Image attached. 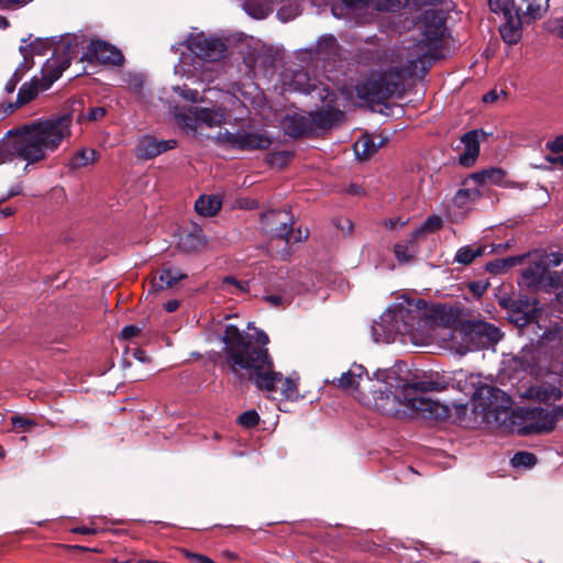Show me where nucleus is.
I'll return each instance as SVG.
<instances>
[{
  "label": "nucleus",
  "instance_id": "obj_1",
  "mask_svg": "<svg viewBox=\"0 0 563 563\" xmlns=\"http://www.w3.org/2000/svg\"><path fill=\"white\" fill-rule=\"evenodd\" d=\"M372 334L375 342L385 343L394 341L397 335L408 336L418 346L428 345L434 339L441 338L445 346L459 355L488 349L503 336L497 327L484 321H473L455 330L435 325L424 318L418 303L406 298L386 309L379 321L372 325Z\"/></svg>",
  "mask_w": 563,
  "mask_h": 563
},
{
  "label": "nucleus",
  "instance_id": "obj_2",
  "mask_svg": "<svg viewBox=\"0 0 563 563\" xmlns=\"http://www.w3.org/2000/svg\"><path fill=\"white\" fill-rule=\"evenodd\" d=\"M225 362L235 374H246L257 388L269 393L280 390L287 399L298 396L296 382L273 369V361L265 347L268 335L256 330L255 334L241 332L235 325L228 324L222 335Z\"/></svg>",
  "mask_w": 563,
  "mask_h": 563
},
{
  "label": "nucleus",
  "instance_id": "obj_3",
  "mask_svg": "<svg viewBox=\"0 0 563 563\" xmlns=\"http://www.w3.org/2000/svg\"><path fill=\"white\" fill-rule=\"evenodd\" d=\"M415 31L421 38L404 45L387 71L373 75L365 84L355 87L360 100L379 102L400 90L404 79L415 74L417 63H421L431 52L432 45L443 36V14L433 9L426 10L416 23Z\"/></svg>",
  "mask_w": 563,
  "mask_h": 563
},
{
  "label": "nucleus",
  "instance_id": "obj_4",
  "mask_svg": "<svg viewBox=\"0 0 563 563\" xmlns=\"http://www.w3.org/2000/svg\"><path fill=\"white\" fill-rule=\"evenodd\" d=\"M404 365L397 364L388 369L374 373L375 387H368V406H374L385 415H397L409 410L426 418L443 420L450 415V407L429 397L426 391L432 385L429 382L411 383Z\"/></svg>",
  "mask_w": 563,
  "mask_h": 563
},
{
  "label": "nucleus",
  "instance_id": "obj_5",
  "mask_svg": "<svg viewBox=\"0 0 563 563\" xmlns=\"http://www.w3.org/2000/svg\"><path fill=\"white\" fill-rule=\"evenodd\" d=\"M71 134L68 114L37 119L12 129L0 137V165L20 157L27 164L46 159Z\"/></svg>",
  "mask_w": 563,
  "mask_h": 563
},
{
  "label": "nucleus",
  "instance_id": "obj_6",
  "mask_svg": "<svg viewBox=\"0 0 563 563\" xmlns=\"http://www.w3.org/2000/svg\"><path fill=\"white\" fill-rule=\"evenodd\" d=\"M187 48L195 55L192 69L189 68L188 57L181 56L175 66V74L180 76H196L203 63L217 62L224 55L225 44L219 38L208 37L205 33L191 34L187 40Z\"/></svg>",
  "mask_w": 563,
  "mask_h": 563
},
{
  "label": "nucleus",
  "instance_id": "obj_7",
  "mask_svg": "<svg viewBox=\"0 0 563 563\" xmlns=\"http://www.w3.org/2000/svg\"><path fill=\"white\" fill-rule=\"evenodd\" d=\"M261 221L264 231L273 241H283L286 245L298 243L308 238V231L298 229L294 231L292 216L286 210H271L262 213Z\"/></svg>",
  "mask_w": 563,
  "mask_h": 563
},
{
  "label": "nucleus",
  "instance_id": "obj_8",
  "mask_svg": "<svg viewBox=\"0 0 563 563\" xmlns=\"http://www.w3.org/2000/svg\"><path fill=\"white\" fill-rule=\"evenodd\" d=\"M69 66V60H60L57 57L47 59L42 69V81L40 82L36 78H33L30 82H25L19 90L16 107L23 106L38 95L40 89H47L55 80H57L63 71Z\"/></svg>",
  "mask_w": 563,
  "mask_h": 563
},
{
  "label": "nucleus",
  "instance_id": "obj_9",
  "mask_svg": "<svg viewBox=\"0 0 563 563\" xmlns=\"http://www.w3.org/2000/svg\"><path fill=\"white\" fill-rule=\"evenodd\" d=\"M177 123L190 131L203 124L208 128L221 126L227 119V110L220 106L196 107L191 114L179 113L176 115Z\"/></svg>",
  "mask_w": 563,
  "mask_h": 563
},
{
  "label": "nucleus",
  "instance_id": "obj_10",
  "mask_svg": "<svg viewBox=\"0 0 563 563\" xmlns=\"http://www.w3.org/2000/svg\"><path fill=\"white\" fill-rule=\"evenodd\" d=\"M373 378L374 377H369L366 374L362 365L354 364L335 380L340 388L353 393L360 401L369 402L371 399L367 395V389L368 387H375Z\"/></svg>",
  "mask_w": 563,
  "mask_h": 563
},
{
  "label": "nucleus",
  "instance_id": "obj_11",
  "mask_svg": "<svg viewBox=\"0 0 563 563\" xmlns=\"http://www.w3.org/2000/svg\"><path fill=\"white\" fill-rule=\"evenodd\" d=\"M474 400L477 402L476 409L483 412H506L511 408V398L501 389L489 386H478L474 394Z\"/></svg>",
  "mask_w": 563,
  "mask_h": 563
},
{
  "label": "nucleus",
  "instance_id": "obj_12",
  "mask_svg": "<svg viewBox=\"0 0 563 563\" xmlns=\"http://www.w3.org/2000/svg\"><path fill=\"white\" fill-rule=\"evenodd\" d=\"M518 394L520 398L540 404H551L560 400L563 396L560 379L554 374H550L544 382L537 380L528 387L519 388Z\"/></svg>",
  "mask_w": 563,
  "mask_h": 563
},
{
  "label": "nucleus",
  "instance_id": "obj_13",
  "mask_svg": "<svg viewBox=\"0 0 563 563\" xmlns=\"http://www.w3.org/2000/svg\"><path fill=\"white\" fill-rule=\"evenodd\" d=\"M526 429L528 432H549L556 423L555 410L543 408L527 409L525 411Z\"/></svg>",
  "mask_w": 563,
  "mask_h": 563
},
{
  "label": "nucleus",
  "instance_id": "obj_14",
  "mask_svg": "<svg viewBox=\"0 0 563 563\" xmlns=\"http://www.w3.org/2000/svg\"><path fill=\"white\" fill-rule=\"evenodd\" d=\"M334 93L330 91V96L327 98V100H322L325 103V108L314 112H310V115L313 119V121L311 122L312 131L318 129H330L342 120L343 112L340 111L338 108L333 107L332 104L334 102Z\"/></svg>",
  "mask_w": 563,
  "mask_h": 563
},
{
  "label": "nucleus",
  "instance_id": "obj_15",
  "mask_svg": "<svg viewBox=\"0 0 563 563\" xmlns=\"http://www.w3.org/2000/svg\"><path fill=\"white\" fill-rule=\"evenodd\" d=\"M227 140L232 146L247 151L264 150L271 145L269 137L258 132L229 133Z\"/></svg>",
  "mask_w": 563,
  "mask_h": 563
},
{
  "label": "nucleus",
  "instance_id": "obj_16",
  "mask_svg": "<svg viewBox=\"0 0 563 563\" xmlns=\"http://www.w3.org/2000/svg\"><path fill=\"white\" fill-rule=\"evenodd\" d=\"M175 146V140L159 141L153 136L146 135L139 140L135 147V153L136 156L142 159H151L168 150L174 148Z\"/></svg>",
  "mask_w": 563,
  "mask_h": 563
},
{
  "label": "nucleus",
  "instance_id": "obj_17",
  "mask_svg": "<svg viewBox=\"0 0 563 563\" xmlns=\"http://www.w3.org/2000/svg\"><path fill=\"white\" fill-rule=\"evenodd\" d=\"M292 86L296 90L312 95L320 100H327L330 96V89L323 82L318 81L316 78H310L305 71H298L294 75Z\"/></svg>",
  "mask_w": 563,
  "mask_h": 563
},
{
  "label": "nucleus",
  "instance_id": "obj_18",
  "mask_svg": "<svg viewBox=\"0 0 563 563\" xmlns=\"http://www.w3.org/2000/svg\"><path fill=\"white\" fill-rule=\"evenodd\" d=\"M88 53L102 64L120 65L123 62V55L117 47L100 40L90 42Z\"/></svg>",
  "mask_w": 563,
  "mask_h": 563
},
{
  "label": "nucleus",
  "instance_id": "obj_19",
  "mask_svg": "<svg viewBox=\"0 0 563 563\" xmlns=\"http://www.w3.org/2000/svg\"><path fill=\"white\" fill-rule=\"evenodd\" d=\"M511 7L516 8L525 22L541 19L549 9V0H511Z\"/></svg>",
  "mask_w": 563,
  "mask_h": 563
},
{
  "label": "nucleus",
  "instance_id": "obj_20",
  "mask_svg": "<svg viewBox=\"0 0 563 563\" xmlns=\"http://www.w3.org/2000/svg\"><path fill=\"white\" fill-rule=\"evenodd\" d=\"M479 135L485 136L486 134L483 131L473 130L462 136L464 152L459 158L461 165L470 167L475 163L479 153Z\"/></svg>",
  "mask_w": 563,
  "mask_h": 563
},
{
  "label": "nucleus",
  "instance_id": "obj_21",
  "mask_svg": "<svg viewBox=\"0 0 563 563\" xmlns=\"http://www.w3.org/2000/svg\"><path fill=\"white\" fill-rule=\"evenodd\" d=\"M312 121L310 112H294L285 119L284 128L289 135L297 137L312 132Z\"/></svg>",
  "mask_w": 563,
  "mask_h": 563
},
{
  "label": "nucleus",
  "instance_id": "obj_22",
  "mask_svg": "<svg viewBox=\"0 0 563 563\" xmlns=\"http://www.w3.org/2000/svg\"><path fill=\"white\" fill-rule=\"evenodd\" d=\"M205 244L202 230L198 225L183 229L180 231L177 246L184 252H194Z\"/></svg>",
  "mask_w": 563,
  "mask_h": 563
},
{
  "label": "nucleus",
  "instance_id": "obj_23",
  "mask_svg": "<svg viewBox=\"0 0 563 563\" xmlns=\"http://www.w3.org/2000/svg\"><path fill=\"white\" fill-rule=\"evenodd\" d=\"M31 38L32 35H30L27 38H23L22 44L20 45V52L24 58V68H30L32 64L31 59L34 55H43L49 47V42L47 40L36 37L31 41Z\"/></svg>",
  "mask_w": 563,
  "mask_h": 563
},
{
  "label": "nucleus",
  "instance_id": "obj_24",
  "mask_svg": "<svg viewBox=\"0 0 563 563\" xmlns=\"http://www.w3.org/2000/svg\"><path fill=\"white\" fill-rule=\"evenodd\" d=\"M505 20L506 22L499 30L500 35L508 44H515L521 37V24L525 22V19H522L518 13H515V15L512 14Z\"/></svg>",
  "mask_w": 563,
  "mask_h": 563
},
{
  "label": "nucleus",
  "instance_id": "obj_25",
  "mask_svg": "<svg viewBox=\"0 0 563 563\" xmlns=\"http://www.w3.org/2000/svg\"><path fill=\"white\" fill-rule=\"evenodd\" d=\"M243 10L254 19H265L272 11L276 0H240Z\"/></svg>",
  "mask_w": 563,
  "mask_h": 563
},
{
  "label": "nucleus",
  "instance_id": "obj_26",
  "mask_svg": "<svg viewBox=\"0 0 563 563\" xmlns=\"http://www.w3.org/2000/svg\"><path fill=\"white\" fill-rule=\"evenodd\" d=\"M383 144V140L376 142L375 137L365 134L354 143L353 148L358 159H368Z\"/></svg>",
  "mask_w": 563,
  "mask_h": 563
},
{
  "label": "nucleus",
  "instance_id": "obj_27",
  "mask_svg": "<svg viewBox=\"0 0 563 563\" xmlns=\"http://www.w3.org/2000/svg\"><path fill=\"white\" fill-rule=\"evenodd\" d=\"M547 273L548 267L545 262L539 261L527 267L522 273V277L528 286H537L543 283Z\"/></svg>",
  "mask_w": 563,
  "mask_h": 563
},
{
  "label": "nucleus",
  "instance_id": "obj_28",
  "mask_svg": "<svg viewBox=\"0 0 563 563\" xmlns=\"http://www.w3.org/2000/svg\"><path fill=\"white\" fill-rule=\"evenodd\" d=\"M222 202L218 196H201L195 203L196 211L205 217H212L221 209Z\"/></svg>",
  "mask_w": 563,
  "mask_h": 563
},
{
  "label": "nucleus",
  "instance_id": "obj_29",
  "mask_svg": "<svg viewBox=\"0 0 563 563\" xmlns=\"http://www.w3.org/2000/svg\"><path fill=\"white\" fill-rule=\"evenodd\" d=\"M479 197L481 192L477 188L460 189L453 198V205L454 207L461 209V213L464 214L465 211L470 209V206Z\"/></svg>",
  "mask_w": 563,
  "mask_h": 563
},
{
  "label": "nucleus",
  "instance_id": "obj_30",
  "mask_svg": "<svg viewBox=\"0 0 563 563\" xmlns=\"http://www.w3.org/2000/svg\"><path fill=\"white\" fill-rule=\"evenodd\" d=\"M185 277L186 275L177 268H166L159 273L158 279L154 278L152 287L155 290L172 287Z\"/></svg>",
  "mask_w": 563,
  "mask_h": 563
},
{
  "label": "nucleus",
  "instance_id": "obj_31",
  "mask_svg": "<svg viewBox=\"0 0 563 563\" xmlns=\"http://www.w3.org/2000/svg\"><path fill=\"white\" fill-rule=\"evenodd\" d=\"M316 54L321 58H333L338 55V44L333 35H323L317 43Z\"/></svg>",
  "mask_w": 563,
  "mask_h": 563
},
{
  "label": "nucleus",
  "instance_id": "obj_32",
  "mask_svg": "<svg viewBox=\"0 0 563 563\" xmlns=\"http://www.w3.org/2000/svg\"><path fill=\"white\" fill-rule=\"evenodd\" d=\"M484 247L479 245H465L457 250L454 261L459 264L468 265L476 257L482 256Z\"/></svg>",
  "mask_w": 563,
  "mask_h": 563
},
{
  "label": "nucleus",
  "instance_id": "obj_33",
  "mask_svg": "<svg viewBox=\"0 0 563 563\" xmlns=\"http://www.w3.org/2000/svg\"><path fill=\"white\" fill-rule=\"evenodd\" d=\"M98 154L93 148H84L76 153L69 162L73 169H79L92 165L97 161Z\"/></svg>",
  "mask_w": 563,
  "mask_h": 563
},
{
  "label": "nucleus",
  "instance_id": "obj_34",
  "mask_svg": "<svg viewBox=\"0 0 563 563\" xmlns=\"http://www.w3.org/2000/svg\"><path fill=\"white\" fill-rule=\"evenodd\" d=\"M416 239H412L410 235L409 242H399L394 247V253L399 263H409L417 253V247L413 244V241Z\"/></svg>",
  "mask_w": 563,
  "mask_h": 563
},
{
  "label": "nucleus",
  "instance_id": "obj_35",
  "mask_svg": "<svg viewBox=\"0 0 563 563\" xmlns=\"http://www.w3.org/2000/svg\"><path fill=\"white\" fill-rule=\"evenodd\" d=\"M533 360V355L530 351H522L518 356L511 360V366L515 369L521 368L523 372L534 375V366L530 363Z\"/></svg>",
  "mask_w": 563,
  "mask_h": 563
},
{
  "label": "nucleus",
  "instance_id": "obj_36",
  "mask_svg": "<svg viewBox=\"0 0 563 563\" xmlns=\"http://www.w3.org/2000/svg\"><path fill=\"white\" fill-rule=\"evenodd\" d=\"M223 288L232 294H244L251 290L249 280H236L234 277L228 276L223 279Z\"/></svg>",
  "mask_w": 563,
  "mask_h": 563
},
{
  "label": "nucleus",
  "instance_id": "obj_37",
  "mask_svg": "<svg viewBox=\"0 0 563 563\" xmlns=\"http://www.w3.org/2000/svg\"><path fill=\"white\" fill-rule=\"evenodd\" d=\"M442 220L439 217H429L418 229L411 232L412 239H417L424 232H433L441 228Z\"/></svg>",
  "mask_w": 563,
  "mask_h": 563
},
{
  "label": "nucleus",
  "instance_id": "obj_38",
  "mask_svg": "<svg viewBox=\"0 0 563 563\" xmlns=\"http://www.w3.org/2000/svg\"><path fill=\"white\" fill-rule=\"evenodd\" d=\"M510 462L514 467H531L537 463V457L530 452H518Z\"/></svg>",
  "mask_w": 563,
  "mask_h": 563
},
{
  "label": "nucleus",
  "instance_id": "obj_39",
  "mask_svg": "<svg viewBox=\"0 0 563 563\" xmlns=\"http://www.w3.org/2000/svg\"><path fill=\"white\" fill-rule=\"evenodd\" d=\"M488 5L493 12H503L505 19L516 13V8L511 7V0H489Z\"/></svg>",
  "mask_w": 563,
  "mask_h": 563
},
{
  "label": "nucleus",
  "instance_id": "obj_40",
  "mask_svg": "<svg viewBox=\"0 0 563 563\" xmlns=\"http://www.w3.org/2000/svg\"><path fill=\"white\" fill-rule=\"evenodd\" d=\"M173 90L187 101H190L194 103L202 101V99L199 97V92L197 90L186 88V86H174Z\"/></svg>",
  "mask_w": 563,
  "mask_h": 563
},
{
  "label": "nucleus",
  "instance_id": "obj_41",
  "mask_svg": "<svg viewBox=\"0 0 563 563\" xmlns=\"http://www.w3.org/2000/svg\"><path fill=\"white\" fill-rule=\"evenodd\" d=\"M300 14V8L298 4H291L289 7H283L278 10L277 16L280 21L287 22L289 20L295 19Z\"/></svg>",
  "mask_w": 563,
  "mask_h": 563
},
{
  "label": "nucleus",
  "instance_id": "obj_42",
  "mask_svg": "<svg viewBox=\"0 0 563 563\" xmlns=\"http://www.w3.org/2000/svg\"><path fill=\"white\" fill-rule=\"evenodd\" d=\"M260 421V416L255 410H249L243 412L239 417V423L245 428H252Z\"/></svg>",
  "mask_w": 563,
  "mask_h": 563
},
{
  "label": "nucleus",
  "instance_id": "obj_43",
  "mask_svg": "<svg viewBox=\"0 0 563 563\" xmlns=\"http://www.w3.org/2000/svg\"><path fill=\"white\" fill-rule=\"evenodd\" d=\"M11 422L14 426V428L21 429L22 431H30L36 423L34 420L25 417V416H12Z\"/></svg>",
  "mask_w": 563,
  "mask_h": 563
},
{
  "label": "nucleus",
  "instance_id": "obj_44",
  "mask_svg": "<svg viewBox=\"0 0 563 563\" xmlns=\"http://www.w3.org/2000/svg\"><path fill=\"white\" fill-rule=\"evenodd\" d=\"M272 307H282L286 306L291 301V296L289 294H272L267 295L264 298Z\"/></svg>",
  "mask_w": 563,
  "mask_h": 563
},
{
  "label": "nucleus",
  "instance_id": "obj_45",
  "mask_svg": "<svg viewBox=\"0 0 563 563\" xmlns=\"http://www.w3.org/2000/svg\"><path fill=\"white\" fill-rule=\"evenodd\" d=\"M107 113V110L103 107L90 108L87 113H82L79 115L78 121L89 120L97 121L102 119Z\"/></svg>",
  "mask_w": 563,
  "mask_h": 563
},
{
  "label": "nucleus",
  "instance_id": "obj_46",
  "mask_svg": "<svg viewBox=\"0 0 563 563\" xmlns=\"http://www.w3.org/2000/svg\"><path fill=\"white\" fill-rule=\"evenodd\" d=\"M25 69L26 68H24L23 65H21L16 68L12 77L7 81L4 89L8 93H12L15 90V87L18 82L21 80Z\"/></svg>",
  "mask_w": 563,
  "mask_h": 563
},
{
  "label": "nucleus",
  "instance_id": "obj_47",
  "mask_svg": "<svg viewBox=\"0 0 563 563\" xmlns=\"http://www.w3.org/2000/svg\"><path fill=\"white\" fill-rule=\"evenodd\" d=\"M548 29L553 35L563 40V16L550 20Z\"/></svg>",
  "mask_w": 563,
  "mask_h": 563
},
{
  "label": "nucleus",
  "instance_id": "obj_48",
  "mask_svg": "<svg viewBox=\"0 0 563 563\" xmlns=\"http://www.w3.org/2000/svg\"><path fill=\"white\" fill-rule=\"evenodd\" d=\"M344 4L349 8L358 10L363 8H367L369 5H375V8L379 9V4L376 3V0H342Z\"/></svg>",
  "mask_w": 563,
  "mask_h": 563
},
{
  "label": "nucleus",
  "instance_id": "obj_49",
  "mask_svg": "<svg viewBox=\"0 0 563 563\" xmlns=\"http://www.w3.org/2000/svg\"><path fill=\"white\" fill-rule=\"evenodd\" d=\"M547 147L553 153H563V135L555 137L547 143Z\"/></svg>",
  "mask_w": 563,
  "mask_h": 563
},
{
  "label": "nucleus",
  "instance_id": "obj_50",
  "mask_svg": "<svg viewBox=\"0 0 563 563\" xmlns=\"http://www.w3.org/2000/svg\"><path fill=\"white\" fill-rule=\"evenodd\" d=\"M141 332V329L136 325H126L121 331V338L122 339H132L136 336Z\"/></svg>",
  "mask_w": 563,
  "mask_h": 563
},
{
  "label": "nucleus",
  "instance_id": "obj_51",
  "mask_svg": "<svg viewBox=\"0 0 563 563\" xmlns=\"http://www.w3.org/2000/svg\"><path fill=\"white\" fill-rule=\"evenodd\" d=\"M516 262L515 258H508L503 262L492 263L488 265L489 271L499 272L501 267H507L514 265Z\"/></svg>",
  "mask_w": 563,
  "mask_h": 563
},
{
  "label": "nucleus",
  "instance_id": "obj_52",
  "mask_svg": "<svg viewBox=\"0 0 563 563\" xmlns=\"http://www.w3.org/2000/svg\"><path fill=\"white\" fill-rule=\"evenodd\" d=\"M24 4V0H0V10L22 7Z\"/></svg>",
  "mask_w": 563,
  "mask_h": 563
},
{
  "label": "nucleus",
  "instance_id": "obj_53",
  "mask_svg": "<svg viewBox=\"0 0 563 563\" xmlns=\"http://www.w3.org/2000/svg\"><path fill=\"white\" fill-rule=\"evenodd\" d=\"M129 86L132 90L134 91H139L142 86H143V79L141 76H132L130 81H129Z\"/></svg>",
  "mask_w": 563,
  "mask_h": 563
},
{
  "label": "nucleus",
  "instance_id": "obj_54",
  "mask_svg": "<svg viewBox=\"0 0 563 563\" xmlns=\"http://www.w3.org/2000/svg\"><path fill=\"white\" fill-rule=\"evenodd\" d=\"M406 223V221H401L400 218L389 219L385 221L386 228L390 230H395L398 227H402Z\"/></svg>",
  "mask_w": 563,
  "mask_h": 563
},
{
  "label": "nucleus",
  "instance_id": "obj_55",
  "mask_svg": "<svg viewBox=\"0 0 563 563\" xmlns=\"http://www.w3.org/2000/svg\"><path fill=\"white\" fill-rule=\"evenodd\" d=\"M561 254H558V253H553L551 254V256L548 257V261L545 262L547 264V267H549L550 265L552 266H559L561 264Z\"/></svg>",
  "mask_w": 563,
  "mask_h": 563
},
{
  "label": "nucleus",
  "instance_id": "obj_56",
  "mask_svg": "<svg viewBox=\"0 0 563 563\" xmlns=\"http://www.w3.org/2000/svg\"><path fill=\"white\" fill-rule=\"evenodd\" d=\"M338 227L341 228L342 231L349 233L353 229V224L349 219L341 220L336 223Z\"/></svg>",
  "mask_w": 563,
  "mask_h": 563
},
{
  "label": "nucleus",
  "instance_id": "obj_57",
  "mask_svg": "<svg viewBox=\"0 0 563 563\" xmlns=\"http://www.w3.org/2000/svg\"><path fill=\"white\" fill-rule=\"evenodd\" d=\"M179 307L178 300H169L165 303V309L167 312H174Z\"/></svg>",
  "mask_w": 563,
  "mask_h": 563
},
{
  "label": "nucleus",
  "instance_id": "obj_58",
  "mask_svg": "<svg viewBox=\"0 0 563 563\" xmlns=\"http://www.w3.org/2000/svg\"><path fill=\"white\" fill-rule=\"evenodd\" d=\"M73 531L76 532V533H81V534H93V533H96V530L92 529V528H89V527H79V528L74 529Z\"/></svg>",
  "mask_w": 563,
  "mask_h": 563
},
{
  "label": "nucleus",
  "instance_id": "obj_59",
  "mask_svg": "<svg viewBox=\"0 0 563 563\" xmlns=\"http://www.w3.org/2000/svg\"><path fill=\"white\" fill-rule=\"evenodd\" d=\"M133 356L139 360L140 362H147L148 357L146 356L145 352L142 350H135L133 352Z\"/></svg>",
  "mask_w": 563,
  "mask_h": 563
},
{
  "label": "nucleus",
  "instance_id": "obj_60",
  "mask_svg": "<svg viewBox=\"0 0 563 563\" xmlns=\"http://www.w3.org/2000/svg\"><path fill=\"white\" fill-rule=\"evenodd\" d=\"M498 99V93L496 91H489L483 97L485 102H494Z\"/></svg>",
  "mask_w": 563,
  "mask_h": 563
},
{
  "label": "nucleus",
  "instance_id": "obj_61",
  "mask_svg": "<svg viewBox=\"0 0 563 563\" xmlns=\"http://www.w3.org/2000/svg\"><path fill=\"white\" fill-rule=\"evenodd\" d=\"M15 212V209L11 208V207H7V208H3L0 210V214L3 217V218H8L12 214H14Z\"/></svg>",
  "mask_w": 563,
  "mask_h": 563
},
{
  "label": "nucleus",
  "instance_id": "obj_62",
  "mask_svg": "<svg viewBox=\"0 0 563 563\" xmlns=\"http://www.w3.org/2000/svg\"><path fill=\"white\" fill-rule=\"evenodd\" d=\"M547 161L552 164H562L563 165V156H559V157L548 156Z\"/></svg>",
  "mask_w": 563,
  "mask_h": 563
},
{
  "label": "nucleus",
  "instance_id": "obj_63",
  "mask_svg": "<svg viewBox=\"0 0 563 563\" xmlns=\"http://www.w3.org/2000/svg\"><path fill=\"white\" fill-rule=\"evenodd\" d=\"M9 26V21L0 15V29H7Z\"/></svg>",
  "mask_w": 563,
  "mask_h": 563
},
{
  "label": "nucleus",
  "instance_id": "obj_64",
  "mask_svg": "<svg viewBox=\"0 0 563 563\" xmlns=\"http://www.w3.org/2000/svg\"><path fill=\"white\" fill-rule=\"evenodd\" d=\"M18 194H19V190H18V189H11V190L9 191L8 196L0 200V203H1L2 201H4L5 199H8V198H11V197H13V196H16Z\"/></svg>",
  "mask_w": 563,
  "mask_h": 563
}]
</instances>
